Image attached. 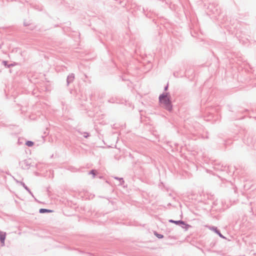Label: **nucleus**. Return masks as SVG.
Segmentation results:
<instances>
[{
	"mask_svg": "<svg viewBox=\"0 0 256 256\" xmlns=\"http://www.w3.org/2000/svg\"><path fill=\"white\" fill-rule=\"evenodd\" d=\"M159 100L162 106L168 111H171L172 106L170 100V96L168 94H161L159 97Z\"/></svg>",
	"mask_w": 256,
	"mask_h": 256,
	"instance_id": "nucleus-1",
	"label": "nucleus"
},
{
	"mask_svg": "<svg viewBox=\"0 0 256 256\" xmlns=\"http://www.w3.org/2000/svg\"><path fill=\"white\" fill-rule=\"evenodd\" d=\"M6 238V233L2 232H0V240L2 244H4V240Z\"/></svg>",
	"mask_w": 256,
	"mask_h": 256,
	"instance_id": "nucleus-2",
	"label": "nucleus"
},
{
	"mask_svg": "<svg viewBox=\"0 0 256 256\" xmlns=\"http://www.w3.org/2000/svg\"><path fill=\"white\" fill-rule=\"evenodd\" d=\"M170 222H172V223H174V224H184V222L183 221H180V220H179V221H175V220H170Z\"/></svg>",
	"mask_w": 256,
	"mask_h": 256,
	"instance_id": "nucleus-3",
	"label": "nucleus"
},
{
	"mask_svg": "<svg viewBox=\"0 0 256 256\" xmlns=\"http://www.w3.org/2000/svg\"><path fill=\"white\" fill-rule=\"evenodd\" d=\"M40 213H44V212H52V210H47V209H44V208H41L40 210Z\"/></svg>",
	"mask_w": 256,
	"mask_h": 256,
	"instance_id": "nucleus-4",
	"label": "nucleus"
},
{
	"mask_svg": "<svg viewBox=\"0 0 256 256\" xmlns=\"http://www.w3.org/2000/svg\"><path fill=\"white\" fill-rule=\"evenodd\" d=\"M26 144L28 146H32L34 145V142L31 141H28Z\"/></svg>",
	"mask_w": 256,
	"mask_h": 256,
	"instance_id": "nucleus-5",
	"label": "nucleus"
},
{
	"mask_svg": "<svg viewBox=\"0 0 256 256\" xmlns=\"http://www.w3.org/2000/svg\"><path fill=\"white\" fill-rule=\"evenodd\" d=\"M182 224V228L186 229V230H188L190 227V225L186 224L184 222V224Z\"/></svg>",
	"mask_w": 256,
	"mask_h": 256,
	"instance_id": "nucleus-6",
	"label": "nucleus"
},
{
	"mask_svg": "<svg viewBox=\"0 0 256 256\" xmlns=\"http://www.w3.org/2000/svg\"><path fill=\"white\" fill-rule=\"evenodd\" d=\"M154 234L159 238H162L164 237L163 235L154 233Z\"/></svg>",
	"mask_w": 256,
	"mask_h": 256,
	"instance_id": "nucleus-7",
	"label": "nucleus"
},
{
	"mask_svg": "<svg viewBox=\"0 0 256 256\" xmlns=\"http://www.w3.org/2000/svg\"><path fill=\"white\" fill-rule=\"evenodd\" d=\"M216 232L218 233V235H219L220 237H222V238H224V236H222V234H221L219 232H218V231L216 230Z\"/></svg>",
	"mask_w": 256,
	"mask_h": 256,
	"instance_id": "nucleus-8",
	"label": "nucleus"
},
{
	"mask_svg": "<svg viewBox=\"0 0 256 256\" xmlns=\"http://www.w3.org/2000/svg\"><path fill=\"white\" fill-rule=\"evenodd\" d=\"M96 170H92L91 171V174H92L94 176L96 174Z\"/></svg>",
	"mask_w": 256,
	"mask_h": 256,
	"instance_id": "nucleus-9",
	"label": "nucleus"
},
{
	"mask_svg": "<svg viewBox=\"0 0 256 256\" xmlns=\"http://www.w3.org/2000/svg\"><path fill=\"white\" fill-rule=\"evenodd\" d=\"M167 88H168V86L166 87V88H165V90H167Z\"/></svg>",
	"mask_w": 256,
	"mask_h": 256,
	"instance_id": "nucleus-10",
	"label": "nucleus"
}]
</instances>
